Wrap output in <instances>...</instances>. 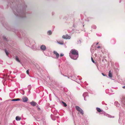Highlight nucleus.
<instances>
[{"label": "nucleus", "mask_w": 125, "mask_h": 125, "mask_svg": "<svg viewBox=\"0 0 125 125\" xmlns=\"http://www.w3.org/2000/svg\"><path fill=\"white\" fill-rule=\"evenodd\" d=\"M16 100H17V101H20V99H19V98H17L16 99Z\"/></svg>", "instance_id": "nucleus-33"}, {"label": "nucleus", "mask_w": 125, "mask_h": 125, "mask_svg": "<svg viewBox=\"0 0 125 125\" xmlns=\"http://www.w3.org/2000/svg\"><path fill=\"white\" fill-rule=\"evenodd\" d=\"M30 104L32 106H34L36 105L37 103L33 101H32V102L30 103Z\"/></svg>", "instance_id": "nucleus-12"}, {"label": "nucleus", "mask_w": 125, "mask_h": 125, "mask_svg": "<svg viewBox=\"0 0 125 125\" xmlns=\"http://www.w3.org/2000/svg\"><path fill=\"white\" fill-rule=\"evenodd\" d=\"M83 96L84 97V100L85 101H86V100L85 99V98L88 96L87 93L86 92L84 93L83 94Z\"/></svg>", "instance_id": "nucleus-8"}, {"label": "nucleus", "mask_w": 125, "mask_h": 125, "mask_svg": "<svg viewBox=\"0 0 125 125\" xmlns=\"http://www.w3.org/2000/svg\"><path fill=\"white\" fill-rule=\"evenodd\" d=\"M106 115L107 116V117H111V115H108V114H107Z\"/></svg>", "instance_id": "nucleus-26"}, {"label": "nucleus", "mask_w": 125, "mask_h": 125, "mask_svg": "<svg viewBox=\"0 0 125 125\" xmlns=\"http://www.w3.org/2000/svg\"><path fill=\"white\" fill-rule=\"evenodd\" d=\"M100 46H98V47H97V48H100Z\"/></svg>", "instance_id": "nucleus-35"}, {"label": "nucleus", "mask_w": 125, "mask_h": 125, "mask_svg": "<svg viewBox=\"0 0 125 125\" xmlns=\"http://www.w3.org/2000/svg\"><path fill=\"white\" fill-rule=\"evenodd\" d=\"M53 53L56 55L55 58L56 59H57L58 58L59 56V54L58 53V52L56 51H53Z\"/></svg>", "instance_id": "nucleus-9"}, {"label": "nucleus", "mask_w": 125, "mask_h": 125, "mask_svg": "<svg viewBox=\"0 0 125 125\" xmlns=\"http://www.w3.org/2000/svg\"><path fill=\"white\" fill-rule=\"evenodd\" d=\"M29 92L30 90V89H29Z\"/></svg>", "instance_id": "nucleus-39"}, {"label": "nucleus", "mask_w": 125, "mask_h": 125, "mask_svg": "<svg viewBox=\"0 0 125 125\" xmlns=\"http://www.w3.org/2000/svg\"><path fill=\"white\" fill-rule=\"evenodd\" d=\"M83 20V19H81V20Z\"/></svg>", "instance_id": "nucleus-44"}, {"label": "nucleus", "mask_w": 125, "mask_h": 125, "mask_svg": "<svg viewBox=\"0 0 125 125\" xmlns=\"http://www.w3.org/2000/svg\"><path fill=\"white\" fill-rule=\"evenodd\" d=\"M64 76H65V75H64Z\"/></svg>", "instance_id": "nucleus-42"}, {"label": "nucleus", "mask_w": 125, "mask_h": 125, "mask_svg": "<svg viewBox=\"0 0 125 125\" xmlns=\"http://www.w3.org/2000/svg\"><path fill=\"white\" fill-rule=\"evenodd\" d=\"M11 101H17L16 99H13L11 100Z\"/></svg>", "instance_id": "nucleus-28"}, {"label": "nucleus", "mask_w": 125, "mask_h": 125, "mask_svg": "<svg viewBox=\"0 0 125 125\" xmlns=\"http://www.w3.org/2000/svg\"><path fill=\"white\" fill-rule=\"evenodd\" d=\"M75 108L76 110L78 112H79L81 114L83 115V111L79 106H76Z\"/></svg>", "instance_id": "nucleus-3"}, {"label": "nucleus", "mask_w": 125, "mask_h": 125, "mask_svg": "<svg viewBox=\"0 0 125 125\" xmlns=\"http://www.w3.org/2000/svg\"><path fill=\"white\" fill-rule=\"evenodd\" d=\"M91 60H92V62L94 63H95V62L94 61V60L93 58L92 57H91Z\"/></svg>", "instance_id": "nucleus-29"}, {"label": "nucleus", "mask_w": 125, "mask_h": 125, "mask_svg": "<svg viewBox=\"0 0 125 125\" xmlns=\"http://www.w3.org/2000/svg\"><path fill=\"white\" fill-rule=\"evenodd\" d=\"M114 117L113 116V117Z\"/></svg>", "instance_id": "nucleus-43"}, {"label": "nucleus", "mask_w": 125, "mask_h": 125, "mask_svg": "<svg viewBox=\"0 0 125 125\" xmlns=\"http://www.w3.org/2000/svg\"><path fill=\"white\" fill-rule=\"evenodd\" d=\"M5 52L6 53V55L8 56H9L8 54H9V52H8L6 50H5Z\"/></svg>", "instance_id": "nucleus-21"}, {"label": "nucleus", "mask_w": 125, "mask_h": 125, "mask_svg": "<svg viewBox=\"0 0 125 125\" xmlns=\"http://www.w3.org/2000/svg\"><path fill=\"white\" fill-rule=\"evenodd\" d=\"M108 76L110 77H112V73L111 72V71H110L109 72Z\"/></svg>", "instance_id": "nucleus-14"}, {"label": "nucleus", "mask_w": 125, "mask_h": 125, "mask_svg": "<svg viewBox=\"0 0 125 125\" xmlns=\"http://www.w3.org/2000/svg\"><path fill=\"white\" fill-rule=\"evenodd\" d=\"M62 37L63 39H70L71 38V36H70L69 35L67 34L63 35L62 36Z\"/></svg>", "instance_id": "nucleus-4"}, {"label": "nucleus", "mask_w": 125, "mask_h": 125, "mask_svg": "<svg viewBox=\"0 0 125 125\" xmlns=\"http://www.w3.org/2000/svg\"><path fill=\"white\" fill-rule=\"evenodd\" d=\"M62 103L63 104L64 106L65 107H66L67 106V105L65 103H64L62 101Z\"/></svg>", "instance_id": "nucleus-23"}, {"label": "nucleus", "mask_w": 125, "mask_h": 125, "mask_svg": "<svg viewBox=\"0 0 125 125\" xmlns=\"http://www.w3.org/2000/svg\"><path fill=\"white\" fill-rule=\"evenodd\" d=\"M64 55V54L62 53H61L60 55V56L61 57H62Z\"/></svg>", "instance_id": "nucleus-31"}, {"label": "nucleus", "mask_w": 125, "mask_h": 125, "mask_svg": "<svg viewBox=\"0 0 125 125\" xmlns=\"http://www.w3.org/2000/svg\"><path fill=\"white\" fill-rule=\"evenodd\" d=\"M69 56L72 59L76 60L78 57V52L75 49H72L70 51Z\"/></svg>", "instance_id": "nucleus-2"}, {"label": "nucleus", "mask_w": 125, "mask_h": 125, "mask_svg": "<svg viewBox=\"0 0 125 125\" xmlns=\"http://www.w3.org/2000/svg\"><path fill=\"white\" fill-rule=\"evenodd\" d=\"M115 104L117 106V107H118L119 106V104L117 102H115Z\"/></svg>", "instance_id": "nucleus-18"}, {"label": "nucleus", "mask_w": 125, "mask_h": 125, "mask_svg": "<svg viewBox=\"0 0 125 125\" xmlns=\"http://www.w3.org/2000/svg\"><path fill=\"white\" fill-rule=\"evenodd\" d=\"M102 74L104 76H106V74H104L103 73H102Z\"/></svg>", "instance_id": "nucleus-32"}, {"label": "nucleus", "mask_w": 125, "mask_h": 125, "mask_svg": "<svg viewBox=\"0 0 125 125\" xmlns=\"http://www.w3.org/2000/svg\"><path fill=\"white\" fill-rule=\"evenodd\" d=\"M121 102L122 104L125 105V97H122L121 99Z\"/></svg>", "instance_id": "nucleus-7"}, {"label": "nucleus", "mask_w": 125, "mask_h": 125, "mask_svg": "<svg viewBox=\"0 0 125 125\" xmlns=\"http://www.w3.org/2000/svg\"><path fill=\"white\" fill-rule=\"evenodd\" d=\"M40 48L42 50L44 51L46 49V47L44 45H42L41 46Z\"/></svg>", "instance_id": "nucleus-11"}, {"label": "nucleus", "mask_w": 125, "mask_h": 125, "mask_svg": "<svg viewBox=\"0 0 125 125\" xmlns=\"http://www.w3.org/2000/svg\"><path fill=\"white\" fill-rule=\"evenodd\" d=\"M98 43H98V42L96 44V45H98Z\"/></svg>", "instance_id": "nucleus-37"}, {"label": "nucleus", "mask_w": 125, "mask_h": 125, "mask_svg": "<svg viewBox=\"0 0 125 125\" xmlns=\"http://www.w3.org/2000/svg\"><path fill=\"white\" fill-rule=\"evenodd\" d=\"M116 89H117V87H116V88H115Z\"/></svg>", "instance_id": "nucleus-38"}, {"label": "nucleus", "mask_w": 125, "mask_h": 125, "mask_svg": "<svg viewBox=\"0 0 125 125\" xmlns=\"http://www.w3.org/2000/svg\"><path fill=\"white\" fill-rule=\"evenodd\" d=\"M16 60L18 62H20V61L19 60V59L17 58V57H16Z\"/></svg>", "instance_id": "nucleus-27"}, {"label": "nucleus", "mask_w": 125, "mask_h": 125, "mask_svg": "<svg viewBox=\"0 0 125 125\" xmlns=\"http://www.w3.org/2000/svg\"><path fill=\"white\" fill-rule=\"evenodd\" d=\"M111 42L113 44H114L115 43V41L114 40H112L111 41Z\"/></svg>", "instance_id": "nucleus-20"}, {"label": "nucleus", "mask_w": 125, "mask_h": 125, "mask_svg": "<svg viewBox=\"0 0 125 125\" xmlns=\"http://www.w3.org/2000/svg\"><path fill=\"white\" fill-rule=\"evenodd\" d=\"M52 32L51 30H49L47 32V34L48 35H51L52 34Z\"/></svg>", "instance_id": "nucleus-13"}, {"label": "nucleus", "mask_w": 125, "mask_h": 125, "mask_svg": "<svg viewBox=\"0 0 125 125\" xmlns=\"http://www.w3.org/2000/svg\"><path fill=\"white\" fill-rule=\"evenodd\" d=\"M33 44H32L31 43H30V45L31 46V48L33 49V50H35L36 49V47L35 45V42L34 41H32Z\"/></svg>", "instance_id": "nucleus-6"}, {"label": "nucleus", "mask_w": 125, "mask_h": 125, "mask_svg": "<svg viewBox=\"0 0 125 125\" xmlns=\"http://www.w3.org/2000/svg\"><path fill=\"white\" fill-rule=\"evenodd\" d=\"M29 71L28 70H27L26 71V73L28 74H29Z\"/></svg>", "instance_id": "nucleus-30"}, {"label": "nucleus", "mask_w": 125, "mask_h": 125, "mask_svg": "<svg viewBox=\"0 0 125 125\" xmlns=\"http://www.w3.org/2000/svg\"><path fill=\"white\" fill-rule=\"evenodd\" d=\"M11 73V72H10V73Z\"/></svg>", "instance_id": "nucleus-41"}, {"label": "nucleus", "mask_w": 125, "mask_h": 125, "mask_svg": "<svg viewBox=\"0 0 125 125\" xmlns=\"http://www.w3.org/2000/svg\"><path fill=\"white\" fill-rule=\"evenodd\" d=\"M122 88L124 89H125V86H123L122 87Z\"/></svg>", "instance_id": "nucleus-36"}, {"label": "nucleus", "mask_w": 125, "mask_h": 125, "mask_svg": "<svg viewBox=\"0 0 125 125\" xmlns=\"http://www.w3.org/2000/svg\"><path fill=\"white\" fill-rule=\"evenodd\" d=\"M81 23H83V22H81Z\"/></svg>", "instance_id": "nucleus-40"}, {"label": "nucleus", "mask_w": 125, "mask_h": 125, "mask_svg": "<svg viewBox=\"0 0 125 125\" xmlns=\"http://www.w3.org/2000/svg\"><path fill=\"white\" fill-rule=\"evenodd\" d=\"M81 42V41L80 40H78L77 41V43L78 44H80Z\"/></svg>", "instance_id": "nucleus-25"}, {"label": "nucleus", "mask_w": 125, "mask_h": 125, "mask_svg": "<svg viewBox=\"0 0 125 125\" xmlns=\"http://www.w3.org/2000/svg\"><path fill=\"white\" fill-rule=\"evenodd\" d=\"M3 38L4 40H5L7 41H8L7 40V39L6 37H5V36H3Z\"/></svg>", "instance_id": "nucleus-24"}, {"label": "nucleus", "mask_w": 125, "mask_h": 125, "mask_svg": "<svg viewBox=\"0 0 125 125\" xmlns=\"http://www.w3.org/2000/svg\"><path fill=\"white\" fill-rule=\"evenodd\" d=\"M21 118L19 116H17L16 117V120L17 121H19L21 120Z\"/></svg>", "instance_id": "nucleus-15"}, {"label": "nucleus", "mask_w": 125, "mask_h": 125, "mask_svg": "<svg viewBox=\"0 0 125 125\" xmlns=\"http://www.w3.org/2000/svg\"><path fill=\"white\" fill-rule=\"evenodd\" d=\"M92 28L94 29H95L96 28V27L95 25H93L92 26Z\"/></svg>", "instance_id": "nucleus-22"}, {"label": "nucleus", "mask_w": 125, "mask_h": 125, "mask_svg": "<svg viewBox=\"0 0 125 125\" xmlns=\"http://www.w3.org/2000/svg\"><path fill=\"white\" fill-rule=\"evenodd\" d=\"M58 44L61 45H63L64 44V42L63 41L58 42Z\"/></svg>", "instance_id": "nucleus-19"}, {"label": "nucleus", "mask_w": 125, "mask_h": 125, "mask_svg": "<svg viewBox=\"0 0 125 125\" xmlns=\"http://www.w3.org/2000/svg\"><path fill=\"white\" fill-rule=\"evenodd\" d=\"M22 101L24 102H26L28 100L27 97H24L22 98Z\"/></svg>", "instance_id": "nucleus-10"}, {"label": "nucleus", "mask_w": 125, "mask_h": 125, "mask_svg": "<svg viewBox=\"0 0 125 125\" xmlns=\"http://www.w3.org/2000/svg\"><path fill=\"white\" fill-rule=\"evenodd\" d=\"M38 110H40V108L39 107H38Z\"/></svg>", "instance_id": "nucleus-34"}, {"label": "nucleus", "mask_w": 125, "mask_h": 125, "mask_svg": "<svg viewBox=\"0 0 125 125\" xmlns=\"http://www.w3.org/2000/svg\"><path fill=\"white\" fill-rule=\"evenodd\" d=\"M43 117L41 115H38L36 116V119L37 121H40L42 119Z\"/></svg>", "instance_id": "nucleus-5"}, {"label": "nucleus", "mask_w": 125, "mask_h": 125, "mask_svg": "<svg viewBox=\"0 0 125 125\" xmlns=\"http://www.w3.org/2000/svg\"><path fill=\"white\" fill-rule=\"evenodd\" d=\"M21 8H22V10H20L19 8H15L13 9V10L14 14L16 16L21 17V18H24L26 17L25 11L26 10V8L27 6L25 3L23 2L21 4L20 7Z\"/></svg>", "instance_id": "nucleus-1"}, {"label": "nucleus", "mask_w": 125, "mask_h": 125, "mask_svg": "<svg viewBox=\"0 0 125 125\" xmlns=\"http://www.w3.org/2000/svg\"><path fill=\"white\" fill-rule=\"evenodd\" d=\"M96 109L97 111H98L99 112H101L102 111V110H101V109L97 107L96 108Z\"/></svg>", "instance_id": "nucleus-17"}, {"label": "nucleus", "mask_w": 125, "mask_h": 125, "mask_svg": "<svg viewBox=\"0 0 125 125\" xmlns=\"http://www.w3.org/2000/svg\"><path fill=\"white\" fill-rule=\"evenodd\" d=\"M51 117L52 119L53 120H56L55 118L54 117V116L52 114L51 115Z\"/></svg>", "instance_id": "nucleus-16"}]
</instances>
